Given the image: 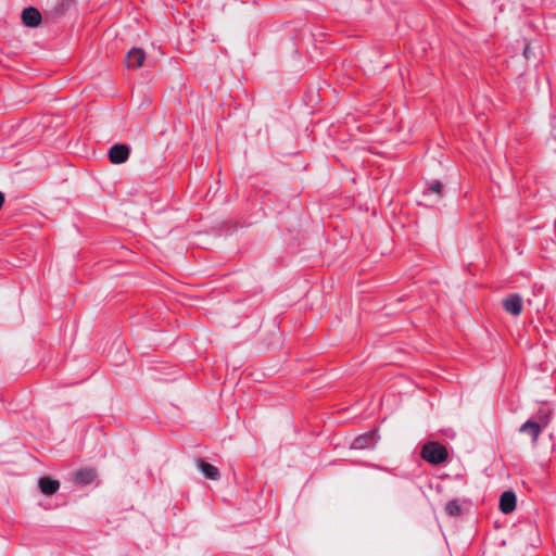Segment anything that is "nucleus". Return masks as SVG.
Returning a JSON list of instances; mask_svg holds the SVG:
<instances>
[{
    "label": "nucleus",
    "mask_w": 556,
    "mask_h": 556,
    "mask_svg": "<svg viewBox=\"0 0 556 556\" xmlns=\"http://www.w3.org/2000/svg\"><path fill=\"white\" fill-rule=\"evenodd\" d=\"M421 456L432 465H439L447 458V450L437 442H428L424 445Z\"/></svg>",
    "instance_id": "nucleus-1"
},
{
    "label": "nucleus",
    "mask_w": 556,
    "mask_h": 556,
    "mask_svg": "<svg viewBox=\"0 0 556 556\" xmlns=\"http://www.w3.org/2000/svg\"><path fill=\"white\" fill-rule=\"evenodd\" d=\"M146 53L142 49L134 48L125 56V64L128 68L137 70L142 66Z\"/></svg>",
    "instance_id": "nucleus-2"
},
{
    "label": "nucleus",
    "mask_w": 556,
    "mask_h": 556,
    "mask_svg": "<svg viewBox=\"0 0 556 556\" xmlns=\"http://www.w3.org/2000/svg\"><path fill=\"white\" fill-rule=\"evenodd\" d=\"M503 306L507 313L518 316L522 311V299L519 294H510L503 300Z\"/></svg>",
    "instance_id": "nucleus-3"
},
{
    "label": "nucleus",
    "mask_w": 556,
    "mask_h": 556,
    "mask_svg": "<svg viewBox=\"0 0 556 556\" xmlns=\"http://www.w3.org/2000/svg\"><path fill=\"white\" fill-rule=\"evenodd\" d=\"M129 156V148L126 144H115L109 151V157L114 164H122Z\"/></svg>",
    "instance_id": "nucleus-4"
},
{
    "label": "nucleus",
    "mask_w": 556,
    "mask_h": 556,
    "mask_svg": "<svg viewBox=\"0 0 556 556\" xmlns=\"http://www.w3.org/2000/svg\"><path fill=\"white\" fill-rule=\"evenodd\" d=\"M376 443H377V432L370 431L368 433L357 437L354 440L352 447L357 448V450L372 448L376 445Z\"/></svg>",
    "instance_id": "nucleus-5"
},
{
    "label": "nucleus",
    "mask_w": 556,
    "mask_h": 556,
    "mask_svg": "<svg viewBox=\"0 0 556 556\" xmlns=\"http://www.w3.org/2000/svg\"><path fill=\"white\" fill-rule=\"evenodd\" d=\"M22 21L28 27H37L41 22V14L36 8H26L22 12Z\"/></svg>",
    "instance_id": "nucleus-6"
},
{
    "label": "nucleus",
    "mask_w": 556,
    "mask_h": 556,
    "mask_svg": "<svg viewBox=\"0 0 556 556\" xmlns=\"http://www.w3.org/2000/svg\"><path fill=\"white\" fill-rule=\"evenodd\" d=\"M519 431L522 433H528L531 437L532 442L536 443L540 433L542 432V425L535 420H528L520 426Z\"/></svg>",
    "instance_id": "nucleus-7"
},
{
    "label": "nucleus",
    "mask_w": 556,
    "mask_h": 556,
    "mask_svg": "<svg viewBox=\"0 0 556 556\" xmlns=\"http://www.w3.org/2000/svg\"><path fill=\"white\" fill-rule=\"evenodd\" d=\"M516 508V495L513 491H505L500 498V509L504 514H509Z\"/></svg>",
    "instance_id": "nucleus-8"
},
{
    "label": "nucleus",
    "mask_w": 556,
    "mask_h": 556,
    "mask_svg": "<svg viewBox=\"0 0 556 556\" xmlns=\"http://www.w3.org/2000/svg\"><path fill=\"white\" fill-rule=\"evenodd\" d=\"M38 486L45 495H52L59 490L60 482L49 477H42L38 481Z\"/></svg>",
    "instance_id": "nucleus-9"
},
{
    "label": "nucleus",
    "mask_w": 556,
    "mask_h": 556,
    "mask_svg": "<svg viewBox=\"0 0 556 556\" xmlns=\"http://www.w3.org/2000/svg\"><path fill=\"white\" fill-rule=\"evenodd\" d=\"M197 467L198 469L207 478L211 480H218L219 479V471L218 468L206 463L203 459L197 460Z\"/></svg>",
    "instance_id": "nucleus-10"
},
{
    "label": "nucleus",
    "mask_w": 556,
    "mask_h": 556,
    "mask_svg": "<svg viewBox=\"0 0 556 556\" xmlns=\"http://www.w3.org/2000/svg\"><path fill=\"white\" fill-rule=\"evenodd\" d=\"M97 473L93 469L84 468L75 472V481L80 485H87L94 481Z\"/></svg>",
    "instance_id": "nucleus-11"
},
{
    "label": "nucleus",
    "mask_w": 556,
    "mask_h": 556,
    "mask_svg": "<svg viewBox=\"0 0 556 556\" xmlns=\"http://www.w3.org/2000/svg\"><path fill=\"white\" fill-rule=\"evenodd\" d=\"M445 511L450 516H459L462 514V506L458 500L450 501L445 506Z\"/></svg>",
    "instance_id": "nucleus-12"
},
{
    "label": "nucleus",
    "mask_w": 556,
    "mask_h": 556,
    "mask_svg": "<svg viewBox=\"0 0 556 556\" xmlns=\"http://www.w3.org/2000/svg\"><path fill=\"white\" fill-rule=\"evenodd\" d=\"M435 194L437 200H439L442 195V184L440 181H433L429 185L427 191L425 192V197H430Z\"/></svg>",
    "instance_id": "nucleus-13"
},
{
    "label": "nucleus",
    "mask_w": 556,
    "mask_h": 556,
    "mask_svg": "<svg viewBox=\"0 0 556 556\" xmlns=\"http://www.w3.org/2000/svg\"><path fill=\"white\" fill-rule=\"evenodd\" d=\"M549 416H551V413L547 412V413H542L540 412L536 416L538 418V422L542 425V429L547 426L548 421H549Z\"/></svg>",
    "instance_id": "nucleus-14"
},
{
    "label": "nucleus",
    "mask_w": 556,
    "mask_h": 556,
    "mask_svg": "<svg viewBox=\"0 0 556 556\" xmlns=\"http://www.w3.org/2000/svg\"><path fill=\"white\" fill-rule=\"evenodd\" d=\"M523 54H525L526 58H528V54H529L528 47L525 48Z\"/></svg>",
    "instance_id": "nucleus-15"
}]
</instances>
